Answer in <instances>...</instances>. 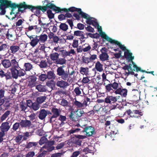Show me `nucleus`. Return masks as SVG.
Wrapping results in <instances>:
<instances>
[{
  "label": "nucleus",
  "mask_w": 157,
  "mask_h": 157,
  "mask_svg": "<svg viewBox=\"0 0 157 157\" xmlns=\"http://www.w3.org/2000/svg\"><path fill=\"white\" fill-rule=\"evenodd\" d=\"M9 45L7 43H3L0 41V52L6 51L9 49Z\"/></svg>",
  "instance_id": "nucleus-30"
},
{
  "label": "nucleus",
  "mask_w": 157,
  "mask_h": 157,
  "mask_svg": "<svg viewBox=\"0 0 157 157\" xmlns=\"http://www.w3.org/2000/svg\"><path fill=\"white\" fill-rule=\"evenodd\" d=\"M31 135V134L28 132H26L24 133L23 136V139L24 140H26L27 139V138L29 137Z\"/></svg>",
  "instance_id": "nucleus-63"
},
{
  "label": "nucleus",
  "mask_w": 157,
  "mask_h": 157,
  "mask_svg": "<svg viewBox=\"0 0 157 157\" xmlns=\"http://www.w3.org/2000/svg\"><path fill=\"white\" fill-rule=\"evenodd\" d=\"M111 44H115L116 45H118L119 47L123 51H126V49L124 45H122L121 43L119 42L118 41L113 40V42Z\"/></svg>",
  "instance_id": "nucleus-34"
},
{
  "label": "nucleus",
  "mask_w": 157,
  "mask_h": 157,
  "mask_svg": "<svg viewBox=\"0 0 157 157\" xmlns=\"http://www.w3.org/2000/svg\"><path fill=\"white\" fill-rule=\"evenodd\" d=\"M36 88L39 92H45L47 90L46 86L41 84L36 85Z\"/></svg>",
  "instance_id": "nucleus-33"
},
{
  "label": "nucleus",
  "mask_w": 157,
  "mask_h": 157,
  "mask_svg": "<svg viewBox=\"0 0 157 157\" xmlns=\"http://www.w3.org/2000/svg\"><path fill=\"white\" fill-rule=\"evenodd\" d=\"M5 90L3 88L0 89V99L4 98Z\"/></svg>",
  "instance_id": "nucleus-53"
},
{
  "label": "nucleus",
  "mask_w": 157,
  "mask_h": 157,
  "mask_svg": "<svg viewBox=\"0 0 157 157\" xmlns=\"http://www.w3.org/2000/svg\"><path fill=\"white\" fill-rule=\"evenodd\" d=\"M59 54L53 52V50H52V53L50 55V57L52 60L55 62L59 58Z\"/></svg>",
  "instance_id": "nucleus-27"
},
{
  "label": "nucleus",
  "mask_w": 157,
  "mask_h": 157,
  "mask_svg": "<svg viewBox=\"0 0 157 157\" xmlns=\"http://www.w3.org/2000/svg\"><path fill=\"white\" fill-rule=\"evenodd\" d=\"M56 7H57L58 9V11H56L53 10L56 12V13H63V12H66V14H65V15L66 17V18H70L72 17V14L68 13L69 12H70L69 11H65V9L68 10L69 9V8L67 9L66 8H61L60 7H58L56 6Z\"/></svg>",
  "instance_id": "nucleus-12"
},
{
  "label": "nucleus",
  "mask_w": 157,
  "mask_h": 157,
  "mask_svg": "<svg viewBox=\"0 0 157 157\" xmlns=\"http://www.w3.org/2000/svg\"><path fill=\"white\" fill-rule=\"evenodd\" d=\"M74 91L77 95H79L81 93V91L79 87H76L74 90Z\"/></svg>",
  "instance_id": "nucleus-59"
},
{
  "label": "nucleus",
  "mask_w": 157,
  "mask_h": 157,
  "mask_svg": "<svg viewBox=\"0 0 157 157\" xmlns=\"http://www.w3.org/2000/svg\"><path fill=\"white\" fill-rule=\"evenodd\" d=\"M94 43L92 45L91 51L95 50L98 51L99 46L97 43L94 41Z\"/></svg>",
  "instance_id": "nucleus-45"
},
{
  "label": "nucleus",
  "mask_w": 157,
  "mask_h": 157,
  "mask_svg": "<svg viewBox=\"0 0 157 157\" xmlns=\"http://www.w3.org/2000/svg\"><path fill=\"white\" fill-rule=\"evenodd\" d=\"M55 62L58 64L63 65L66 64V60L64 58H59Z\"/></svg>",
  "instance_id": "nucleus-38"
},
{
  "label": "nucleus",
  "mask_w": 157,
  "mask_h": 157,
  "mask_svg": "<svg viewBox=\"0 0 157 157\" xmlns=\"http://www.w3.org/2000/svg\"><path fill=\"white\" fill-rule=\"evenodd\" d=\"M131 62H132V63L133 65V67L134 68V69L136 68V72H138V71H140L141 72V71L142 70L141 68L138 67L135 64V63L134 62L132 61Z\"/></svg>",
  "instance_id": "nucleus-58"
},
{
  "label": "nucleus",
  "mask_w": 157,
  "mask_h": 157,
  "mask_svg": "<svg viewBox=\"0 0 157 157\" xmlns=\"http://www.w3.org/2000/svg\"><path fill=\"white\" fill-rule=\"evenodd\" d=\"M51 111L52 112V115L50 117L49 121L50 123H52L55 122L56 118L59 117L61 110L59 109L53 107L52 108Z\"/></svg>",
  "instance_id": "nucleus-4"
},
{
  "label": "nucleus",
  "mask_w": 157,
  "mask_h": 157,
  "mask_svg": "<svg viewBox=\"0 0 157 157\" xmlns=\"http://www.w3.org/2000/svg\"><path fill=\"white\" fill-rule=\"evenodd\" d=\"M9 8L11 9L10 15L15 14V17L12 18V20L17 17L19 12H24V10H20V3L17 4L12 3L11 1L8 0H0V10H1L0 15H4L6 12L5 9Z\"/></svg>",
  "instance_id": "nucleus-2"
},
{
  "label": "nucleus",
  "mask_w": 157,
  "mask_h": 157,
  "mask_svg": "<svg viewBox=\"0 0 157 157\" xmlns=\"http://www.w3.org/2000/svg\"><path fill=\"white\" fill-rule=\"evenodd\" d=\"M117 97H114L112 96H107L105 98V102L106 103H114L117 101L118 98Z\"/></svg>",
  "instance_id": "nucleus-21"
},
{
  "label": "nucleus",
  "mask_w": 157,
  "mask_h": 157,
  "mask_svg": "<svg viewBox=\"0 0 157 157\" xmlns=\"http://www.w3.org/2000/svg\"><path fill=\"white\" fill-rule=\"evenodd\" d=\"M48 114V112L47 110L45 109H40L39 111L38 117L39 119L43 120L45 119Z\"/></svg>",
  "instance_id": "nucleus-20"
},
{
  "label": "nucleus",
  "mask_w": 157,
  "mask_h": 157,
  "mask_svg": "<svg viewBox=\"0 0 157 157\" xmlns=\"http://www.w3.org/2000/svg\"><path fill=\"white\" fill-rule=\"evenodd\" d=\"M20 125L21 128H29L32 124L30 121L25 120H21L20 122Z\"/></svg>",
  "instance_id": "nucleus-16"
},
{
  "label": "nucleus",
  "mask_w": 157,
  "mask_h": 157,
  "mask_svg": "<svg viewBox=\"0 0 157 157\" xmlns=\"http://www.w3.org/2000/svg\"><path fill=\"white\" fill-rule=\"evenodd\" d=\"M55 82L53 80L48 81L46 83V85L49 87L53 89L55 87Z\"/></svg>",
  "instance_id": "nucleus-42"
},
{
  "label": "nucleus",
  "mask_w": 157,
  "mask_h": 157,
  "mask_svg": "<svg viewBox=\"0 0 157 157\" xmlns=\"http://www.w3.org/2000/svg\"><path fill=\"white\" fill-rule=\"evenodd\" d=\"M47 151H43L42 152L40 153L37 157H44L46 155Z\"/></svg>",
  "instance_id": "nucleus-64"
},
{
  "label": "nucleus",
  "mask_w": 157,
  "mask_h": 157,
  "mask_svg": "<svg viewBox=\"0 0 157 157\" xmlns=\"http://www.w3.org/2000/svg\"><path fill=\"white\" fill-rule=\"evenodd\" d=\"M24 68L26 71H29L33 68L32 65L29 63H25L24 65Z\"/></svg>",
  "instance_id": "nucleus-37"
},
{
  "label": "nucleus",
  "mask_w": 157,
  "mask_h": 157,
  "mask_svg": "<svg viewBox=\"0 0 157 157\" xmlns=\"http://www.w3.org/2000/svg\"><path fill=\"white\" fill-rule=\"evenodd\" d=\"M20 123H15L13 125L12 129L14 131H16L19 128Z\"/></svg>",
  "instance_id": "nucleus-57"
},
{
  "label": "nucleus",
  "mask_w": 157,
  "mask_h": 157,
  "mask_svg": "<svg viewBox=\"0 0 157 157\" xmlns=\"http://www.w3.org/2000/svg\"><path fill=\"white\" fill-rule=\"evenodd\" d=\"M10 126L9 125V123L6 122L2 123L0 127L1 131L4 133L7 132L10 129Z\"/></svg>",
  "instance_id": "nucleus-18"
},
{
  "label": "nucleus",
  "mask_w": 157,
  "mask_h": 157,
  "mask_svg": "<svg viewBox=\"0 0 157 157\" xmlns=\"http://www.w3.org/2000/svg\"><path fill=\"white\" fill-rule=\"evenodd\" d=\"M101 54L99 55V58L101 61L104 62L109 60V56L107 53V49L105 47L102 48L100 50Z\"/></svg>",
  "instance_id": "nucleus-7"
},
{
  "label": "nucleus",
  "mask_w": 157,
  "mask_h": 157,
  "mask_svg": "<svg viewBox=\"0 0 157 157\" xmlns=\"http://www.w3.org/2000/svg\"><path fill=\"white\" fill-rule=\"evenodd\" d=\"M59 30L66 32L68 29V25L65 23H61L59 26Z\"/></svg>",
  "instance_id": "nucleus-35"
},
{
  "label": "nucleus",
  "mask_w": 157,
  "mask_h": 157,
  "mask_svg": "<svg viewBox=\"0 0 157 157\" xmlns=\"http://www.w3.org/2000/svg\"><path fill=\"white\" fill-rule=\"evenodd\" d=\"M74 104L77 108H80L83 107L82 103L76 100L75 101Z\"/></svg>",
  "instance_id": "nucleus-60"
},
{
  "label": "nucleus",
  "mask_w": 157,
  "mask_h": 157,
  "mask_svg": "<svg viewBox=\"0 0 157 157\" xmlns=\"http://www.w3.org/2000/svg\"><path fill=\"white\" fill-rule=\"evenodd\" d=\"M83 32L79 30L75 31L74 32V35L76 36H80L83 33Z\"/></svg>",
  "instance_id": "nucleus-61"
},
{
  "label": "nucleus",
  "mask_w": 157,
  "mask_h": 157,
  "mask_svg": "<svg viewBox=\"0 0 157 157\" xmlns=\"http://www.w3.org/2000/svg\"><path fill=\"white\" fill-rule=\"evenodd\" d=\"M47 13L48 18L50 19H52L54 17L55 14L53 13L52 11L50 10H47Z\"/></svg>",
  "instance_id": "nucleus-43"
},
{
  "label": "nucleus",
  "mask_w": 157,
  "mask_h": 157,
  "mask_svg": "<svg viewBox=\"0 0 157 157\" xmlns=\"http://www.w3.org/2000/svg\"><path fill=\"white\" fill-rule=\"evenodd\" d=\"M11 66V68H19L18 62H17L15 59H13L10 61Z\"/></svg>",
  "instance_id": "nucleus-32"
},
{
  "label": "nucleus",
  "mask_w": 157,
  "mask_h": 157,
  "mask_svg": "<svg viewBox=\"0 0 157 157\" xmlns=\"http://www.w3.org/2000/svg\"><path fill=\"white\" fill-rule=\"evenodd\" d=\"M39 108V104L37 102H34L33 103V104L31 109H33L34 110L36 111L38 110Z\"/></svg>",
  "instance_id": "nucleus-48"
},
{
  "label": "nucleus",
  "mask_w": 157,
  "mask_h": 157,
  "mask_svg": "<svg viewBox=\"0 0 157 157\" xmlns=\"http://www.w3.org/2000/svg\"><path fill=\"white\" fill-rule=\"evenodd\" d=\"M38 144V142H29L27 144L26 146V148L29 149L33 147H36Z\"/></svg>",
  "instance_id": "nucleus-40"
},
{
  "label": "nucleus",
  "mask_w": 157,
  "mask_h": 157,
  "mask_svg": "<svg viewBox=\"0 0 157 157\" xmlns=\"http://www.w3.org/2000/svg\"><path fill=\"white\" fill-rule=\"evenodd\" d=\"M128 91L126 89H122L121 88H119L117 89L114 92L116 94H119L122 96L125 97L127 95Z\"/></svg>",
  "instance_id": "nucleus-17"
},
{
  "label": "nucleus",
  "mask_w": 157,
  "mask_h": 157,
  "mask_svg": "<svg viewBox=\"0 0 157 157\" xmlns=\"http://www.w3.org/2000/svg\"><path fill=\"white\" fill-rule=\"evenodd\" d=\"M58 120L61 121V123H63L64 121H66V116H63L62 115H59Z\"/></svg>",
  "instance_id": "nucleus-55"
},
{
  "label": "nucleus",
  "mask_w": 157,
  "mask_h": 157,
  "mask_svg": "<svg viewBox=\"0 0 157 157\" xmlns=\"http://www.w3.org/2000/svg\"><path fill=\"white\" fill-rule=\"evenodd\" d=\"M43 4L44 5L43 6H33L31 5H28L26 4L25 2L20 3V10H25L29 9L32 12H33L34 10H36L35 11L36 15L38 16L40 14V10L42 11L43 13L47 11L48 9H52L53 11H58V9L56 7V6L54 4L51 3L49 2V1L45 0L42 2Z\"/></svg>",
  "instance_id": "nucleus-1"
},
{
  "label": "nucleus",
  "mask_w": 157,
  "mask_h": 157,
  "mask_svg": "<svg viewBox=\"0 0 157 157\" xmlns=\"http://www.w3.org/2000/svg\"><path fill=\"white\" fill-rule=\"evenodd\" d=\"M48 37L50 40L52 39L53 42L55 44H57L59 40V37L55 35L54 34L53 32H50L48 34Z\"/></svg>",
  "instance_id": "nucleus-23"
},
{
  "label": "nucleus",
  "mask_w": 157,
  "mask_h": 157,
  "mask_svg": "<svg viewBox=\"0 0 157 157\" xmlns=\"http://www.w3.org/2000/svg\"><path fill=\"white\" fill-rule=\"evenodd\" d=\"M47 78L49 79H54L55 78L56 76L54 72L52 71L48 72L47 75Z\"/></svg>",
  "instance_id": "nucleus-41"
},
{
  "label": "nucleus",
  "mask_w": 157,
  "mask_h": 157,
  "mask_svg": "<svg viewBox=\"0 0 157 157\" xmlns=\"http://www.w3.org/2000/svg\"><path fill=\"white\" fill-rule=\"evenodd\" d=\"M132 53L128 50H126L124 52L125 58L128 61H132L134 59V56H132Z\"/></svg>",
  "instance_id": "nucleus-22"
},
{
  "label": "nucleus",
  "mask_w": 157,
  "mask_h": 157,
  "mask_svg": "<svg viewBox=\"0 0 157 157\" xmlns=\"http://www.w3.org/2000/svg\"><path fill=\"white\" fill-rule=\"evenodd\" d=\"M46 98L47 97L45 96H40L36 98V101L39 104H41L44 102Z\"/></svg>",
  "instance_id": "nucleus-36"
},
{
  "label": "nucleus",
  "mask_w": 157,
  "mask_h": 157,
  "mask_svg": "<svg viewBox=\"0 0 157 157\" xmlns=\"http://www.w3.org/2000/svg\"><path fill=\"white\" fill-rule=\"evenodd\" d=\"M39 43L40 44H45L47 40L48 36L46 34H41L40 36H38Z\"/></svg>",
  "instance_id": "nucleus-25"
},
{
  "label": "nucleus",
  "mask_w": 157,
  "mask_h": 157,
  "mask_svg": "<svg viewBox=\"0 0 157 157\" xmlns=\"http://www.w3.org/2000/svg\"><path fill=\"white\" fill-rule=\"evenodd\" d=\"M69 118L70 120L73 121H76L78 120V117L76 114H74L72 112L69 115Z\"/></svg>",
  "instance_id": "nucleus-39"
},
{
  "label": "nucleus",
  "mask_w": 157,
  "mask_h": 157,
  "mask_svg": "<svg viewBox=\"0 0 157 157\" xmlns=\"http://www.w3.org/2000/svg\"><path fill=\"white\" fill-rule=\"evenodd\" d=\"M94 131L95 128L94 127L92 126H87L84 125L79 128L76 129L72 128L69 131V132L70 134L78 132H85L87 136H90L94 134Z\"/></svg>",
  "instance_id": "nucleus-3"
},
{
  "label": "nucleus",
  "mask_w": 157,
  "mask_h": 157,
  "mask_svg": "<svg viewBox=\"0 0 157 157\" xmlns=\"http://www.w3.org/2000/svg\"><path fill=\"white\" fill-rule=\"evenodd\" d=\"M18 77H21L24 76L26 74L25 71L23 69H20L18 70Z\"/></svg>",
  "instance_id": "nucleus-50"
},
{
  "label": "nucleus",
  "mask_w": 157,
  "mask_h": 157,
  "mask_svg": "<svg viewBox=\"0 0 157 157\" xmlns=\"http://www.w3.org/2000/svg\"><path fill=\"white\" fill-rule=\"evenodd\" d=\"M19 68H10V69L11 75H12V78H13L17 79L18 77V69Z\"/></svg>",
  "instance_id": "nucleus-24"
},
{
  "label": "nucleus",
  "mask_w": 157,
  "mask_h": 157,
  "mask_svg": "<svg viewBox=\"0 0 157 157\" xmlns=\"http://www.w3.org/2000/svg\"><path fill=\"white\" fill-rule=\"evenodd\" d=\"M88 70L87 67L85 68L81 67L80 68V72L82 74H86L87 73Z\"/></svg>",
  "instance_id": "nucleus-47"
},
{
  "label": "nucleus",
  "mask_w": 157,
  "mask_h": 157,
  "mask_svg": "<svg viewBox=\"0 0 157 157\" xmlns=\"http://www.w3.org/2000/svg\"><path fill=\"white\" fill-rule=\"evenodd\" d=\"M133 113L135 114H138L140 116H142L143 115L140 110H133L132 112L130 109H129L126 111L125 113L127 114L128 115L132 117H136V116L132 115Z\"/></svg>",
  "instance_id": "nucleus-13"
},
{
  "label": "nucleus",
  "mask_w": 157,
  "mask_h": 157,
  "mask_svg": "<svg viewBox=\"0 0 157 157\" xmlns=\"http://www.w3.org/2000/svg\"><path fill=\"white\" fill-rule=\"evenodd\" d=\"M33 35L28 36L31 40V41L30 42V44L33 47L35 46L39 42L38 36L36 35L34 37H33Z\"/></svg>",
  "instance_id": "nucleus-14"
},
{
  "label": "nucleus",
  "mask_w": 157,
  "mask_h": 157,
  "mask_svg": "<svg viewBox=\"0 0 157 157\" xmlns=\"http://www.w3.org/2000/svg\"><path fill=\"white\" fill-rule=\"evenodd\" d=\"M10 61L9 59H4L2 60L0 66L2 64L5 68H8L11 66Z\"/></svg>",
  "instance_id": "nucleus-26"
},
{
  "label": "nucleus",
  "mask_w": 157,
  "mask_h": 157,
  "mask_svg": "<svg viewBox=\"0 0 157 157\" xmlns=\"http://www.w3.org/2000/svg\"><path fill=\"white\" fill-rule=\"evenodd\" d=\"M82 150L80 151H76L72 153L71 157H77L81 153Z\"/></svg>",
  "instance_id": "nucleus-56"
},
{
  "label": "nucleus",
  "mask_w": 157,
  "mask_h": 157,
  "mask_svg": "<svg viewBox=\"0 0 157 157\" xmlns=\"http://www.w3.org/2000/svg\"><path fill=\"white\" fill-rule=\"evenodd\" d=\"M47 140V138L44 136H43L39 140V143L40 145H42L46 143Z\"/></svg>",
  "instance_id": "nucleus-46"
},
{
  "label": "nucleus",
  "mask_w": 157,
  "mask_h": 157,
  "mask_svg": "<svg viewBox=\"0 0 157 157\" xmlns=\"http://www.w3.org/2000/svg\"><path fill=\"white\" fill-rule=\"evenodd\" d=\"M56 86L60 88L63 89L66 88L69 85L68 83L64 80H58L56 82Z\"/></svg>",
  "instance_id": "nucleus-19"
},
{
  "label": "nucleus",
  "mask_w": 157,
  "mask_h": 157,
  "mask_svg": "<svg viewBox=\"0 0 157 157\" xmlns=\"http://www.w3.org/2000/svg\"><path fill=\"white\" fill-rule=\"evenodd\" d=\"M93 19H94V18L92 17H88L86 20V23L90 25H92L94 20H92Z\"/></svg>",
  "instance_id": "nucleus-52"
},
{
  "label": "nucleus",
  "mask_w": 157,
  "mask_h": 157,
  "mask_svg": "<svg viewBox=\"0 0 157 157\" xmlns=\"http://www.w3.org/2000/svg\"><path fill=\"white\" fill-rule=\"evenodd\" d=\"M118 84L115 82L113 83H109L105 86L106 91V92H110L113 90L112 88L114 90H116L118 87Z\"/></svg>",
  "instance_id": "nucleus-10"
},
{
  "label": "nucleus",
  "mask_w": 157,
  "mask_h": 157,
  "mask_svg": "<svg viewBox=\"0 0 157 157\" xmlns=\"http://www.w3.org/2000/svg\"><path fill=\"white\" fill-rule=\"evenodd\" d=\"M103 65L101 63L98 61L95 63V68L97 71L99 72L102 71L103 70Z\"/></svg>",
  "instance_id": "nucleus-29"
},
{
  "label": "nucleus",
  "mask_w": 157,
  "mask_h": 157,
  "mask_svg": "<svg viewBox=\"0 0 157 157\" xmlns=\"http://www.w3.org/2000/svg\"><path fill=\"white\" fill-rule=\"evenodd\" d=\"M68 104V102L66 100L63 99L60 102V104L63 106H67Z\"/></svg>",
  "instance_id": "nucleus-51"
},
{
  "label": "nucleus",
  "mask_w": 157,
  "mask_h": 157,
  "mask_svg": "<svg viewBox=\"0 0 157 157\" xmlns=\"http://www.w3.org/2000/svg\"><path fill=\"white\" fill-rule=\"evenodd\" d=\"M48 66L47 63L45 60H42L40 62V66L41 68H45Z\"/></svg>",
  "instance_id": "nucleus-49"
},
{
  "label": "nucleus",
  "mask_w": 157,
  "mask_h": 157,
  "mask_svg": "<svg viewBox=\"0 0 157 157\" xmlns=\"http://www.w3.org/2000/svg\"><path fill=\"white\" fill-rule=\"evenodd\" d=\"M68 142L71 146L78 147L81 145L82 141L81 140L73 137L69 140Z\"/></svg>",
  "instance_id": "nucleus-8"
},
{
  "label": "nucleus",
  "mask_w": 157,
  "mask_h": 157,
  "mask_svg": "<svg viewBox=\"0 0 157 157\" xmlns=\"http://www.w3.org/2000/svg\"><path fill=\"white\" fill-rule=\"evenodd\" d=\"M47 78V75L42 74L39 76V79L40 80L44 81Z\"/></svg>",
  "instance_id": "nucleus-54"
},
{
  "label": "nucleus",
  "mask_w": 157,
  "mask_h": 157,
  "mask_svg": "<svg viewBox=\"0 0 157 157\" xmlns=\"http://www.w3.org/2000/svg\"><path fill=\"white\" fill-rule=\"evenodd\" d=\"M65 11H70L71 12H73L75 11L77 12L78 13H79V15H81V17L86 19L88 17V15L82 12L81 9L80 8H77L73 6L70 7L69 9L68 10L65 9Z\"/></svg>",
  "instance_id": "nucleus-6"
},
{
  "label": "nucleus",
  "mask_w": 157,
  "mask_h": 157,
  "mask_svg": "<svg viewBox=\"0 0 157 157\" xmlns=\"http://www.w3.org/2000/svg\"><path fill=\"white\" fill-rule=\"evenodd\" d=\"M58 18L60 21H61L65 20L66 19L65 14H61L58 16Z\"/></svg>",
  "instance_id": "nucleus-62"
},
{
  "label": "nucleus",
  "mask_w": 157,
  "mask_h": 157,
  "mask_svg": "<svg viewBox=\"0 0 157 157\" xmlns=\"http://www.w3.org/2000/svg\"><path fill=\"white\" fill-rule=\"evenodd\" d=\"M0 77L1 78L5 77L6 80L12 79L11 72L9 71H8L6 73H5L3 70H1L0 71Z\"/></svg>",
  "instance_id": "nucleus-11"
},
{
  "label": "nucleus",
  "mask_w": 157,
  "mask_h": 157,
  "mask_svg": "<svg viewBox=\"0 0 157 157\" xmlns=\"http://www.w3.org/2000/svg\"><path fill=\"white\" fill-rule=\"evenodd\" d=\"M20 106L21 111H25L27 107L26 103L23 101L20 102Z\"/></svg>",
  "instance_id": "nucleus-44"
},
{
  "label": "nucleus",
  "mask_w": 157,
  "mask_h": 157,
  "mask_svg": "<svg viewBox=\"0 0 157 157\" xmlns=\"http://www.w3.org/2000/svg\"><path fill=\"white\" fill-rule=\"evenodd\" d=\"M100 35L102 38L105 39L107 41L110 42L111 44L114 40L108 37L105 34V33L102 32L100 33Z\"/></svg>",
  "instance_id": "nucleus-31"
},
{
  "label": "nucleus",
  "mask_w": 157,
  "mask_h": 157,
  "mask_svg": "<svg viewBox=\"0 0 157 157\" xmlns=\"http://www.w3.org/2000/svg\"><path fill=\"white\" fill-rule=\"evenodd\" d=\"M94 151V147L91 146H89L85 148L82 150V152H84L86 154L88 153H93Z\"/></svg>",
  "instance_id": "nucleus-28"
},
{
  "label": "nucleus",
  "mask_w": 157,
  "mask_h": 157,
  "mask_svg": "<svg viewBox=\"0 0 157 157\" xmlns=\"http://www.w3.org/2000/svg\"><path fill=\"white\" fill-rule=\"evenodd\" d=\"M20 49V47L19 46L16 45H13L10 46V48L8 49V53L11 55L12 54L13 55L17 52Z\"/></svg>",
  "instance_id": "nucleus-15"
},
{
  "label": "nucleus",
  "mask_w": 157,
  "mask_h": 157,
  "mask_svg": "<svg viewBox=\"0 0 157 157\" xmlns=\"http://www.w3.org/2000/svg\"><path fill=\"white\" fill-rule=\"evenodd\" d=\"M37 78L33 76H32L28 78V86L30 88L35 86L37 83Z\"/></svg>",
  "instance_id": "nucleus-9"
},
{
  "label": "nucleus",
  "mask_w": 157,
  "mask_h": 157,
  "mask_svg": "<svg viewBox=\"0 0 157 157\" xmlns=\"http://www.w3.org/2000/svg\"><path fill=\"white\" fill-rule=\"evenodd\" d=\"M64 67V66L59 67L57 69L56 71L57 75L61 76L63 80H66L68 78V74L63 69Z\"/></svg>",
  "instance_id": "nucleus-5"
}]
</instances>
